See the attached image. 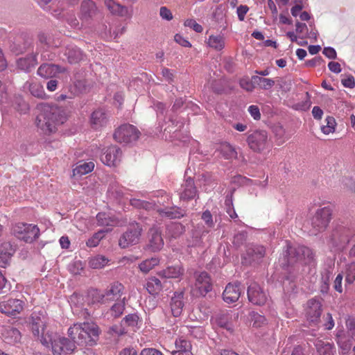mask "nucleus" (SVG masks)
<instances>
[{"label":"nucleus","mask_w":355,"mask_h":355,"mask_svg":"<svg viewBox=\"0 0 355 355\" xmlns=\"http://www.w3.org/2000/svg\"><path fill=\"white\" fill-rule=\"evenodd\" d=\"M107 232H108V230L105 231L100 230L94 234L93 236L87 240L86 243L87 246L89 248L96 247L98 245L100 241L104 237L105 233Z\"/></svg>","instance_id":"79ce46f5"},{"label":"nucleus","mask_w":355,"mask_h":355,"mask_svg":"<svg viewBox=\"0 0 355 355\" xmlns=\"http://www.w3.org/2000/svg\"><path fill=\"white\" fill-rule=\"evenodd\" d=\"M183 292H175L171 298V313L174 317H178L181 315L183 307Z\"/></svg>","instance_id":"cd10ccee"},{"label":"nucleus","mask_w":355,"mask_h":355,"mask_svg":"<svg viewBox=\"0 0 355 355\" xmlns=\"http://www.w3.org/2000/svg\"><path fill=\"white\" fill-rule=\"evenodd\" d=\"M94 168L93 162L79 161L73 169V175H83L92 171Z\"/></svg>","instance_id":"473e14b6"},{"label":"nucleus","mask_w":355,"mask_h":355,"mask_svg":"<svg viewBox=\"0 0 355 355\" xmlns=\"http://www.w3.org/2000/svg\"><path fill=\"white\" fill-rule=\"evenodd\" d=\"M284 257L287 263L283 264L284 266H289L301 260H303L305 263H310L313 260L314 254L308 247L300 245L296 247L288 244Z\"/></svg>","instance_id":"20e7f679"},{"label":"nucleus","mask_w":355,"mask_h":355,"mask_svg":"<svg viewBox=\"0 0 355 355\" xmlns=\"http://www.w3.org/2000/svg\"><path fill=\"white\" fill-rule=\"evenodd\" d=\"M226 211L231 218H237V214L233 207L232 199H226L225 200Z\"/></svg>","instance_id":"bf43d9fd"},{"label":"nucleus","mask_w":355,"mask_h":355,"mask_svg":"<svg viewBox=\"0 0 355 355\" xmlns=\"http://www.w3.org/2000/svg\"><path fill=\"white\" fill-rule=\"evenodd\" d=\"M251 320L253 322V326L257 327H259L266 323V318L255 312L251 313Z\"/></svg>","instance_id":"8fccbe9b"},{"label":"nucleus","mask_w":355,"mask_h":355,"mask_svg":"<svg viewBox=\"0 0 355 355\" xmlns=\"http://www.w3.org/2000/svg\"><path fill=\"white\" fill-rule=\"evenodd\" d=\"M241 284L239 282L228 284L223 293V300L227 303L236 302L242 292Z\"/></svg>","instance_id":"aec40b11"},{"label":"nucleus","mask_w":355,"mask_h":355,"mask_svg":"<svg viewBox=\"0 0 355 355\" xmlns=\"http://www.w3.org/2000/svg\"><path fill=\"white\" fill-rule=\"evenodd\" d=\"M90 121L93 128H101L105 125L107 122V114L104 110L101 109L95 110L91 115Z\"/></svg>","instance_id":"c85d7f7f"},{"label":"nucleus","mask_w":355,"mask_h":355,"mask_svg":"<svg viewBox=\"0 0 355 355\" xmlns=\"http://www.w3.org/2000/svg\"><path fill=\"white\" fill-rule=\"evenodd\" d=\"M74 86L80 93L86 92L89 87V83L85 79L76 80Z\"/></svg>","instance_id":"864d4df0"},{"label":"nucleus","mask_w":355,"mask_h":355,"mask_svg":"<svg viewBox=\"0 0 355 355\" xmlns=\"http://www.w3.org/2000/svg\"><path fill=\"white\" fill-rule=\"evenodd\" d=\"M23 87L24 90H28L31 94L36 98H45L46 96L43 86L33 79L27 80Z\"/></svg>","instance_id":"a878e982"},{"label":"nucleus","mask_w":355,"mask_h":355,"mask_svg":"<svg viewBox=\"0 0 355 355\" xmlns=\"http://www.w3.org/2000/svg\"><path fill=\"white\" fill-rule=\"evenodd\" d=\"M248 297L250 302L256 305H263L267 300L266 294L256 282L252 283L248 286Z\"/></svg>","instance_id":"4468645a"},{"label":"nucleus","mask_w":355,"mask_h":355,"mask_svg":"<svg viewBox=\"0 0 355 355\" xmlns=\"http://www.w3.org/2000/svg\"><path fill=\"white\" fill-rule=\"evenodd\" d=\"M146 289L150 295H156L162 291L163 286L158 278L152 277L148 279L146 283Z\"/></svg>","instance_id":"72a5a7b5"},{"label":"nucleus","mask_w":355,"mask_h":355,"mask_svg":"<svg viewBox=\"0 0 355 355\" xmlns=\"http://www.w3.org/2000/svg\"><path fill=\"white\" fill-rule=\"evenodd\" d=\"M96 220L98 226L113 227L118 225L119 223L116 218L104 212L98 213L96 216Z\"/></svg>","instance_id":"c756f323"},{"label":"nucleus","mask_w":355,"mask_h":355,"mask_svg":"<svg viewBox=\"0 0 355 355\" xmlns=\"http://www.w3.org/2000/svg\"><path fill=\"white\" fill-rule=\"evenodd\" d=\"M110 260L103 255H97L90 259L89 266L94 269H101L108 264Z\"/></svg>","instance_id":"e433bc0d"},{"label":"nucleus","mask_w":355,"mask_h":355,"mask_svg":"<svg viewBox=\"0 0 355 355\" xmlns=\"http://www.w3.org/2000/svg\"><path fill=\"white\" fill-rule=\"evenodd\" d=\"M105 5L107 9L112 13L120 17L130 18L132 16V9L122 6L114 0H105Z\"/></svg>","instance_id":"412c9836"},{"label":"nucleus","mask_w":355,"mask_h":355,"mask_svg":"<svg viewBox=\"0 0 355 355\" xmlns=\"http://www.w3.org/2000/svg\"><path fill=\"white\" fill-rule=\"evenodd\" d=\"M252 81L260 89L264 90L270 89L275 84V81L271 78L260 77L259 76H253Z\"/></svg>","instance_id":"c9c22d12"},{"label":"nucleus","mask_w":355,"mask_h":355,"mask_svg":"<svg viewBox=\"0 0 355 355\" xmlns=\"http://www.w3.org/2000/svg\"><path fill=\"white\" fill-rule=\"evenodd\" d=\"M218 324L224 329H226L228 331L232 330V325L229 322V318L226 315H223L218 318L217 319Z\"/></svg>","instance_id":"5fc2aeb1"},{"label":"nucleus","mask_w":355,"mask_h":355,"mask_svg":"<svg viewBox=\"0 0 355 355\" xmlns=\"http://www.w3.org/2000/svg\"><path fill=\"white\" fill-rule=\"evenodd\" d=\"M73 313L79 318L87 319L90 313L87 309H80L78 306L72 307Z\"/></svg>","instance_id":"13d9d810"},{"label":"nucleus","mask_w":355,"mask_h":355,"mask_svg":"<svg viewBox=\"0 0 355 355\" xmlns=\"http://www.w3.org/2000/svg\"><path fill=\"white\" fill-rule=\"evenodd\" d=\"M161 73L164 80L167 81L168 83H171L173 82L174 73L171 69L164 67L162 69Z\"/></svg>","instance_id":"680f3d73"},{"label":"nucleus","mask_w":355,"mask_h":355,"mask_svg":"<svg viewBox=\"0 0 355 355\" xmlns=\"http://www.w3.org/2000/svg\"><path fill=\"white\" fill-rule=\"evenodd\" d=\"M38 51L34 54L27 55L24 58H20L17 60V66L18 69L25 72H29L33 68H34L37 64V54Z\"/></svg>","instance_id":"393cba45"},{"label":"nucleus","mask_w":355,"mask_h":355,"mask_svg":"<svg viewBox=\"0 0 355 355\" xmlns=\"http://www.w3.org/2000/svg\"><path fill=\"white\" fill-rule=\"evenodd\" d=\"M13 234L26 243H32L39 237L40 230L37 225L19 223L12 229Z\"/></svg>","instance_id":"39448f33"},{"label":"nucleus","mask_w":355,"mask_h":355,"mask_svg":"<svg viewBox=\"0 0 355 355\" xmlns=\"http://www.w3.org/2000/svg\"><path fill=\"white\" fill-rule=\"evenodd\" d=\"M322 304L316 299H311L306 303V317L310 324L316 325L322 314Z\"/></svg>","instance_id":"9b49d317"},{"label":"nucleus","mask_w":355,"mask_h":355,"mask_svg":"<svg viewBox=\"0 0 355 355\" xmlns=\"http://www.w3.org/2000/svg\"><path fill=\"white\" fill-rule=\"evenodd\" d=\"M195 288L202 296L206 295L212 289L210 276L206 272H202L196 276Z\"/></svg>","instance_id":"f3484780"},{"label":"nucleus","mask_w":355,"mask_h":355,"mask_svg":"<svg viewBox=\"0 0 355 355\" xmlns=\"http://www.w3.org/2000/svg\"><path fill=\"white\" fill-rule=\"evenodd\" d=\"M138 321L139 317L136 314H129L121 320L120 326L115 325L112 330L119 336L126 334L129 329L135 331L138 328Z\"/></svg>","instance_id":"f8f14e48"},{"label":"nucleus","mask_w":355,"mask_h":355,"mask_svg":"<svg viewBox=\"0 0 355 355\" xmlns=\"http://www.w3.org/2000/svg\"><path fill=\"white\" fill-rule=\"evenodd\" d=\"M184 25L193 29L195 32L200 33L203 31L202 26L198 24L197 21L193 19H188L185 20Z\"/></svg>","instance_id":"603ef678"},{"label":"nucleus","mask_w":355,"mask_h":355,"mask_svg":"<svg viewBox=\"0 0 355 355\" xmlns=\"http://www.w3.org/2000/svg\"><path fill=\"white\" fill-rule=\"evenodd\" d=\"M209 47L220 51L225 45V37L223 35H211L206 42Z\"/></svg>","instance_id":"2f4dec72"},{"label":"nucleus","mask_w":355,"mask_h":355,"mask_svg":"<svg viewBox=\"0 0 355 355\" xmlns=\"http://www.w3.org/2000/svg\"><path fill=\"white\" fill-rule=\"evenodd\" d=\"M327 125H322L321 130L325 135H329L335 131L336 121L332 116H327L325 119Z\"/></svg>","instance_id":"a18cd8bd"},{"label":"nucleus","mask_w":355,"mask_h":355,"mask_svg":"<svg viewBox=\"0 0 355 355\" xmlns=\"http://www.w3.org/2000/svg\"><path fill=\"white\" fill-rule=\"evenodd\" d=\"M355 280V262H352L347 266L345 282L349 284Z\"/></svg>","instance_id":"49530a36"},{"label":"nucleus","mask_w":355,"mask_h":355,"mask_svg":"<svg viewBox=\"0 0 355 355\" xmlns=\"http://www.w3.org/2000/svg\"><path fill=\"white\" fill-rule=\"evenodd\" d=\"M159 259L155 257H153L149 259H146L142 261L139 265V268L140 270L144 273H148L152 270L155 266L158 265Z\"/></svg>","instance_id":"a19ab883"},{"label":"nucleus","mask_w":355,"mask_h":355,"mask_svg":"<svg viewBox=\"0 0 355 355\" xmlns=\"http://www.w3.org/2000/svg\"><path fill=\"white\" fill-rule=\"evenodd\" d=\"M121 150L119 147L112 146L106 149L101 159L103 164L109 166H116L121 161Z\"/></svg>","instance_id":"dca6fc26"},{"label":"nucleus","mask_w":355,"mask_h":355,"mask_svg":"<svg viewBox=\"0 0 355 355\" xmlns=\"http://www.w3.org/2000/svg\"><path fill=\"white\" fill-rule=\"evenodd\" d=\"M338 345L342 350V353L344 354H347L352 347V343L349 340L344 339L340 338L338 341Z\"/></svg>","instance_id":"6e6d98bb"},{"label":"nucleus","mask_w":355,"mask_h":355,"mask_svg":"<svg viewBox=\"0 0 355 355\" xmlns=\"http://www.w3.org/2000/svg\"><path fill=\"white\" fill-rule=\"evenodd\" d=\"M125 297L123 298L122 300L115 303L110 309L109 313L113 318L119 317L123 312L125 309Z\"/></svg>","instance_id":"37998d69"},{"label":"nucleus","mask_w":355,"mask_h":355,"mask_svg":"<svg viewBox=\"0 0 355 355\" xmlns=\"http://www.w3.org/2000/svg\"><path fill=\"white\" fill-rule=\"evenodd\" d=\"M148 237L149 248L153 252L160 250L164 245L161 231L157 228H151L148 233Z\"/></svg>","instance_id":"5701e85b"},{"label":"nucleus","mask_w":355,"mask_h":355,"mask_svg":"<svg viewBox=\"0 0 355 355\" xmlns=\"http://www.w3.org/2000/svg\"><path fill=\"white\" fill-rule=\"evenodd\" d=\"M0 251L12 257L15 251V248L10 243L6 242L1 244Z\"/></svg>","instance_id":"4d7b16f0"},{"label":"nucleus","mask_w":355,"mask_h":355,"mask_svg":"<svg viewBox=\"0 0 355 355\" xmlns=\"http://www.w3.org/2000/svg\"><path fill=\"white\" fill-rule=\"evenodd\" d=\"M24 303L18 299L0 302V312L10 316H16L24 309Z\"/></svg>","instance_id":"ddd939ff"},{"label":"nucleus","mask_w":355,"mask_h":355,"mask_svg":"<svg viewBox=\"0 0 355 355\" xmlns=\"http://www.w3.org/2000/svg\"><path fill=\"white\" fill-rule=\"evenodd\" d=\"M314 345L320 355H334V347L333 344L324 342L322 340H317Z\"/></svg>","instance_id":"f704fd0d"},{"label":"nucleus","mask_w":355,"mask_h":355,"mask_svg":"<svg viewBox=\"0 0 355 355\" xmlns=\"http://www.w3.org/2000/svg\"><path fill=\"white\" fill-rule=\"evenodd\" d=\"M265 255L266 248L264 246L251 244L247 247L242 263L245 265L257 264L261 261Z\"/></svg>","instance_id":"1a4fd4ad"},{"label":"nucleus","mask_w":355,"mask_h":355,"mask_svg":"<svg viewBox=\"0 0 355 355\" xmlns=\"http://www.w3.org/2000/svg\"><path fill=\"white\" fill-rule=\"evenodd\" d=\"M1 336L4 341L9 344H15L20 341L21 333L17 329L11 326L3 327L1 330Z\"/></svg>","instance_id":"b1692460"},{"label":"nucleus","mask_w":355,"mask_h":355,"mask_svg":"<svg viewBox=\"0 0 355 355\" xmlns=\"http://www.w3.org/2000/svg\"><path fill=\"white\" fill-rule=\"evenodd\" d=\"M140 355H164L162 352L155 348H144L141 350Z\"/></svg>","instance_id":"774afa93"},{"label":"nucleus","mask_w":355,"mask_h":355,"mask_svg":"<svg viewBox=\"0 0 355 355\" xmlns=\"http://www.w3.org/2000/svg\"><path fill=\"white\" fill-rule=\"evenodd\" d=\"M184 270L181 265L168 266L160 271L159 275L164 278H178L184 274Z\"/></svg>","instance_id":"7c9ffc66"},{"label":"nucleus","mask_w":355,"mask_h":355,"mask_svg":"<svg viewBox=\"0 0 355 355\" xmlns=\"http://www.w3.org/2000/svg\"><path fill=\"white\" fill-rule=\"evenodd\" d=\"M59 15H61L62 17L64 18L71 27H79V21L73 13L62 12Z\"/></svg>","instance_id":"de8ad7c7"},{"label":"nucleus","mask_w":355,"mask_h":355,"mask_svg":"<svg viewBox=\"0 0 355 355\" xmlns=\"http://www.w3.org/2000/svg\"><path fill=\"white\" fill-rule=\"evenodd\" d=\"M38 111L35 119L37 128L44 135L57 132L58 127L67 121L66 110L57 104L41 103L36 107Z\"/></svg>","instance_id":"f03ea898"},{"label":"nucleus","mask_w":355,"mask_h":355,"mask_svg":"<svg viewBox=\"0 0 355 355\" xmlns=\"http://www.w3.org/2000/svg\"><path fill=\"white\" fill-rule=\"evenodd\" d=\"M159 15L163 19L170 21L173 19L172 12L165 6H162L159 10Z\"/></svg>","instance_id":"338daca9"},{"label":"nucleus","mask_w":355,"mask_h":355,"mask_svg":"<svg viewBox=\"0 0 355 355\" xmlns=\"http://www.w3.org/2000/svg\"><path fill=\"white\" fill-rule=\"evenodd\" d=\"M277 84L279 85L280 89L284 92H288L291 89V82L290 80L280 78L277 80Z\"/></svg>","instance_id":"052dcab7"},{"label":"nucleus","mask_w":355,"mask_h":355,"mask_svg":"<svg viewBox=\"0 0 355 355\" xmlns=\"http://www.w3.org/2000/svg\"><path fill=\"white\" fill-rule=\"evenodd\" d=\"M240 86L245 90L248 92H252L254 89L255 88V85L253 81L252 78L251 80L249 79V78L245 77L243 78L240 80L239 82Z\"/></svg>","instance_id":"3c124183"},{"label":"nucleus","mask_w":355,"mask_h":355,"mask_svg":"<svg viewBox=\"0 0 355 355\" xmlns=\"http://www.w3.org/2000/svg\"><path fill=\"white\" fill-rule=\"evenodd\" d=\"M220 150L223 156L227 159L236 158L237 156V152L235 148L228 143L221 144Z\"/></svg>","instance_id":"4c0bfd02"},{"label":"nucleus","mask_w":355,"mask_h":355,"mask_svg":"<svg viewBox=\"0 0 355 355\" xmlns=\"http://www.w3.org/2000/svg\"><path fill=\"white\" fill-rule=\"evenodd\" d=\"M165 199L169 200L168 196L166 195L164 197V198L162 196L161 199H157V202H155L154 204H152L151 202H149L141 201L139 200L135 199L131 201V204L133 206L137 207H143L146 209L154 208L162 216L166 217L170 219L180 218L185 215L186 211L178 207H166L164 208L159 207L158 205H164V203L165 202Z\"/></svg>","instance_id":"7ed1b4c3"},{"label":"nucleus","mask_w":355,"mask_h":355,"mask_svg":"<svg viewBox=\"0 0 355 355\" xmlns=\"http://www.w3.org/2000/svg\"><path fill=\"white\" fill-rule=\"evenodd\" d=\"M140 132L134 125L123 124L119 127L114 133V139L119 143H132L137 141Z\"/></svg>","instance_id":"0eeeda50"},{"label":"nucleus","mask_w":355,"mask_h":355,"mask_svg":"<svg viewBox=\"0 0 355 355\" xmlns=\"http://www.w3.org/2000/svg\"><path fill=\"white\" fill-rule=\"evenodd\" d=\"M249 10V8L246 5H240L238 6L236 10V13L238 15V18L240 21H243L245 19V16Z\"/></svg>","instance_id":"0e129e2a"},{"label":"nucleus","mask_w":355,"mask_h":355,"mask_svg":"<svg viewBox=\"0 0 355 355\" xmlns=\"http://www.w3.org/2000/svg\"><path fill=\"white\" fill-rule=\"evenodd\" d=\"M247 143L253 151L261 152L268 146V134L264 130H255L248 135Z\"/></svg>","instance_id":"9d476101"},{"label":"nucleus","mask_w":355,"mask_h":355,"mask_svg":"<svg viewBox=\"0 0 355 355\" xmlns=\"http://www.w3.org/2000/svg\"><path fill=\"white\" fill-rule=\"evenodd\" d=\"M197 195V189L192 178L186 179L182 184L180 191V199L183 200H189L194 198Z\"/></svg>","instance_id":"4be33fe9"},{"label":"nucleus","mask_w":355,"mask_h":355,"mask_svg":"<svg viewBox=\"0 0 355 355\" xmlns=\"http://www.w3.org/2000/svg\"><path fill=\"white\" fill-rule=\"evenodd\" d=\"M88 295L92 298L93 303H105L107 302L105 292H101L97 289L91 290Z\"/></svg>","instance_id":"c03bdc74"},{"label":"nucleus","mask_w":355,"mask_h":355,"mask_svg":"<svg viewBox=\"0 0 355 355\" xmlns=\"http://www.w3.org/2000/svg\"><path fill=\"white\" fill-rule=\"evenodd\" d=\"M66 69L58 64L44 63L40 66L37 73L42 78H50L55 77L57 74L65 72Z\"/></svg>","instance_id":"6ab92c4d"},{"label":"nucleus","mask_w":355,"mask_h":355,"mask_svg":"<svg viewBox=\"0 0 355 355\" xmlns=\"http://www.w3.org/2000/svg\"><path fill=\"white\" fill-rule=\"evenodd\" d=\"M182 331L184 334H189L192 337L197 338V339H201L204 336V331L201 327L186 326L182 328Z\"/></svg>","instance_id":"58836bf2"},{"label":"nucleus","mask_w":355,"mask_h":355,"mask_svg":"<svg viewBox=\"0 0 355 355\" xmlns=\"http://www.w3.org/2000/svg\"><path fill=\"white\" fill-rule=\"evenodd\" d=\"M202 219L209 227H212L214 226L212 215L209 210H206L202 213Z\"/></svg>","instance_id":"69168bd1"},{"label":"nucleus","mask_w":355,"mask_h":355,"mask_svg":"<svg viewBox=\"0 0 355 355\" xmlns=\"http://www.w3.org/2000/svg\"><path fill=\"white\" fill-rule=\"evenodd\" d=\"M142 231V227L139 223L130 224L119 239L120 248H127L138 244L140 241Z\"/></svg>","instance_id":"423d86ee"},{"label":"nucleus","mask_w":355,"mask_h":355,"mask_svg":"<svg viewBox=\"0 0 355 355\" xmlns=\"http://www.w3.org/2000/svg\"><path fill=\"white\" fill-rule=\"evenodd\" d=\"M98 12L95 3L92 0H84L80 7L79 17L83 21H88L96 16Z\"/></svg>","instance_id":"a211bd4d"},{"label":"nucleus","mask_w":355,"mask_h":355,"mask_svg":"<svg viewBox=\"0 0 355 355\" xmlns=\"http://www.w3.org/2000/svg\"><path fill=\"white\" fill-rule=\"evenodd\" d=\"M124 293V286L122 284L115 282L105 291V296L107 302L112 300H119L121 298Z\"/></svg>","instance_id":"bb28decb"},{"label":"nucleus","mask_w":355,"mask_h":355,"mask_svg":"<svg viewBox=\"0 0 355 355\" xmlns=\"http://www.w3.org/2000/svg\"><path fill=\"white\" fill-rule=\"evenodd\" d=\"M176 350L175 352H190L191 351V344L189 340L183 336L176 339L175 343Z\"/></svg>","instance_id":"ea45409f"},{"label":"nucleus","mask_w":355,"mask_h":355,"mask_svg":"<svg viewBox=\"0 0 355 355\" xmlns=\"http://www.w3.org/2000/svg\"><path fill=\"white\" fill-rule=\"evenodd\" d=\"M30 328L33 336L40 340L46 347L51 345L53 355H67L71 354L78 345L92 346L98 338L99 328L92 322L76 323L68 329V336L71 339L53 335L45 331L46 318L43 312L34 311L30 317Z\"/></svg>","instance_id":"f257e3e1"},{"label":"nucleus","mask_w":355,"mask_h":355,"mask_svg":"<svg viewBox=\"0 0 355 355\" xmlns=\"http://www.w3.org/2000/svg\"><path fill=\"white\" fill-rule=\"evenodd\" d=\"M331 215V209L329 207L320 208L316 211L311 219L313 234H317L326 229L330 221Z\"/></svg>","instance_id":"6e6552de"},{"label":"nucleus","mask_w":355,"mask_h":355,"mask_svg":"<svg viewBox=\"0 0 355 355\" xmlns=\"http://www.w3.org/2000/svg\"><path fill=\"white\" fill-rule=\"evenodd\" d=\"M10 286L6 279L0 272V293H5L10 291Z\"/></svg>","instance_id":"e2e57ef3"},{"label":"nucleus","mask_w":355,"mask_h":355,"mask_svg":"<svg viewBox=\"0 0 355 355\" xmlns=\"http://www.w3.org/2000/svg\"><path fill=\"white\" fill-rule=\"evenodd\" d=\"M311 105V96L309 92L306 93V98L302 102L298 103L295 105V108L297 110L306 111L308 110Z\"/></svg>","instance_id":"09e8293b"},{"label":"nucleus","mask_w":355,"mask_h":355,"mask_svg":"<svg viewBox=\"0 0 355 355\" xmlns=\"http://www.w3.org/2000/svg\"><path fill=\"white\" fill-rule=\"evenodd\" d=\"M63 57L61 58L70 64H76L84 60L83 51L73 44H69L65 46L63 51Z\"/></svg>","instance_id":"2eb2a0df"}]
</instances>
